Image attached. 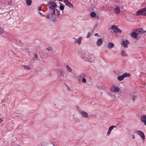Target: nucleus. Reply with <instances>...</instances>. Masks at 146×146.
Returning a JSON list of instances; mask_svg holds the SVG:
<instances>
[{
	"mask_svg": "<svg viewBox=\"0 0 146 146\" xmlns=\"http://www.w3.org/2000/svg\"><path fill=\"white\" fill-rule=\"evenodd\" d=\"M57 5L54 2L51 1L48 3L47 5L50 10H52V13L53 15H57L58 16L59 15V11L56 9Z\"/></svg>",
	"mask_w": 146,
	"mask_h": 146,
	"instance_id": "f257e3e1",
	"label": "nucleus"
},
{
	"mask_svg": "<svg viewBox=\"0 0 146 146\" xmlns=\"http://www.w3.org/2000/svg\"><path fill=\"white\" fill-rule=\"evenodd\" d=\"M136 15L146 16V7L138 10L136 13Z\"/></svg>",
	"mask_w": 146,
	"mask_h": 146,
	"instance_id": "f03ea898",
	"label": "nucleus"
},
{
	"mask_svg": "<svg viewBox=\"0 0 146 146\" xmlns=\"http://www.w3.org/2000/svg\"><path fill=\"white\" fill-rule=\"evenodd\" d=\"M111 29H113V31L114 33H121L122 31L118 28V27L115 25H112L111 26Z\"/></svg>",
	"mask_w": 146,
	"mask_h": 146,
	"instance_id": "7ed1b4c3",
	"label": "nucleus"
},
{
	"mask_svg": "<svg viewBox=\"0 0 146 146\" xmlns=\"http://www.w3.org/2000/svg\"><path fill=\"white\" fill-rule=\"evenodd\" d=\"M120 90L119 88L118 87H116L115 86H112L110 89V91L111 92H115L117 93L119 92Z\"/></svg>",
	"mask_w": 146,
	"mask_h": 146,
	"instance_id": "20e7f679",
	"label": "nucleus"
},
{
	"mask_svg": "<svg viewBox=\"0 0 146 146\" xmlns=\"http://www.w3.org/2000/svg\"><path fill=\"white\" fill-rule=\"evenodd\" d=\"M137 133L143 139H144L145 138V135L142 131L138 130L137 131Z\"/></svg>",
	"mask_w": 146,
	"mask_h": 146,
	"instance_id": "39448f33",
	"label": "nucleus"
},
{
	"mask_svg": "<svg viewBox=\"0 0 146 146\" xmlns=\"http://www.w3.org/2000/svg\"><path fill=\"white\" fill-rule=\"evenodd\" d=\"M81 115L83 117L85 118H87L88 117V113L86 112L82 111L80 112Z\"/></svg>",
	"mask_w": 146,
	"mask_h": 146,
	"instance_id": "423d86ee",
	"label": "nucleus"
},
{
	"mask_svg": "<svg viewBox=\"0 0 146 146\" xmlns=\"http://www.w3.org/2000/svg\"><path fill=\"white\" fill-rule=\"evenodd\" d=\"M74 39H75L74 42L78 44L79 45L81 43L82 39V37H80L77 39H76L75 38H74Z\"/></svg>",
	"mask_w": 146,
	"mask_h": 146,
	"instance_id": "0eeeda50",
	"label": "nucleus"
},
{
	"mask_svg": "<svg viewBox=\"0 0 146 146\" xmlns=\"http://www.w3.org/2000/svg\"><path fill=\"white\" fill-rule=\"evenodd\" d=\"M64 2L65 3L66 5L70 7H73V5L72 3L68 1V0H65L64 1Z\"/></svg>",
	"mask_w": 146,
	"mask_h": 146,
	"instance_id": "6e6552de",
	"label": "nucleus"
},
{
	"mask_svg": "<svg viewBox=\"0 0 146 146\" xmlns=\"http://www.w3.org/2000/svg\"><path fill=\"white\" fill-rule=\"evenodd\" d=\"M135 31L137 34H142L145 33L144 31L143 30V29L141 28H139L136 29Z\"/></svg>",
	"mask_w": 146,
	"mask_h": 146,
	"instance_id": "1a4fd4ad",
	"label": "nucleus"
},
{
	"mask_svg": "<svg viewBox=\"0 0 146 146\" xmlns=\"http://www.w3.org/2000/svg\"><path fill=\"white\" fill-rule=\"evenodd\" d=\"M103 43L102 39L99 38L98 39L96 42V44L98 46H101Z\"/></svg>",
	"mask_w": 146,
	"mask_h": 146,
	"instance_id": "9d476101",
	"label": "nucleus"
},
{
	"mask_svg": "<svg viewBox=\"0 0 146 146\" xmlns=\"http://www.w3.org/2000/svg\"><path fill=\"white\" fill-rule=\"evenodd\" d=\"M129 43V42L127 40L123 41L122 42L121 45L125 47H127V44Z\"/></svg>",
	"mask_w": 146,
	"mask_h": 146,
	"instance_id": "9b49d317",
	"label": "nucleus"
},
{
	"mask_svg": "<svg viewBox=\"0 0 146 146\" xmlns=\"http://www.w3.org/2000/svg\"><path fill=\"white\" fill-rule=\"evenodd\" d=\"M141 121L144 122V124L146 125V115H143L141 117Z\"/></svg>",
	"mask_w": 146,
	"mask_h": 146,
	"instance_id": "f8f14e48",
	"label": "nucleus"
},
{
	"mask_svg": "<svg viewBox=\"0 0 146 146\" xmlns=\"http://www.w3.org/2000/svg\"><path fill=\"white\" fill-rule=\"evenodd\" d=\"M115 13L116 14H118L120 11V9L118 7H116L115 9Z\"/></svg>",
	"mask_w": 146,
	"mask_h": 146,
	"instance_id": "ddd939ff",
	"label": "nucleus"
},
{
	"mask_svg": "<svg viewBox=\"0 0 146 146\" xmlns=\"http://www.w3.org/2000/svg\"><path fill=\"white\" fill-rule=\"evenodd\" d=\"M114 45L113 43L110 42L109 43L108 45V48H110L114 47Z\"/></svg>",
	"mask_w": 146,
	"mask_h": 146,
	"instance_id": "4468645a",
	"label": "nucleus"
},
{
	"mask_svg": "<svg viewBox=\"0 0 146 146\" xmlns=\"http://www.w3.org/2000/svg\"><path fill=\"white\" fill-rule=\"evenodd\" d=\"M23 66L24 67V69L26 70H31V68L30 66L28 65H23Z\"/></svg>",
	"mask_w": 146,
	"mask_h": 146,
	"instance_id": "2eb2a0df",
	"label": "nucleus"
},
{
	"mask_svg": "<svg viewBox=\"0 0 146 146\" xmlns=\"http://www.w3.org/2000/svg\"><path fill=\"white\" fill-rule=\"evenodd\" d=\"M130 74L129 73H126L124 74H123L122 75L124 78H125L129 77L130 76Z\"/></svg>",
	"mask_w": 146,
	"mask_h": 146,
	"instance_id": "dca6fc26",
	"label": "nucleus"
},
{
	"mask_svg": "<svg viewBox=\"0 0 146 146\" xmlns=\"http://www.w3.org/2000/svg\"><path fill=\"white\" fill-rule=\"evenodd\" d=\"M131 36L134 38H136L137 36V34L135 32L132 33L131 34Z\"/></svg>",
	"mask_w": 146,
	"mask_h": 146,
	"instance_id": "f3484780",
	"label": "nucleus"
},
{
	"mask_svg": "<svg viewBox=\"0 0 146 146\" xmlns=\"http://www.w3.org/2000/svg\"><path fill=\"white\" fill-rule=\"evenodd\" d=\"M26 1L27 5L30 6L32 4V1L31 0H26Z\"/></svg>",
	"mask_w": 146,
	"mask_h": 146,
	"instance_id": "a211bd4d",
	"label": "nucleus"
},
{
	"mask_svg": "<svg viewBox=\"0 0 146 146\" xmlns=\"http://www.w3.org/2000/svg\"><path fill=\"white\" fill-rule=\"evenodd\" d=\"M96 13L94 12H93L91 13L90 14V16L92 17H94L96 16Z\"/></svg>",
	"mask_w": 146,
	"mask_h": 146,
	"instance_id": "6ab92c4d",
	"label": "nucleus"
},
{
	"mask_svg": "<svg viewBox=\"0 0 146 146\" xmlns=\"http://www.w3.org/2000/svg\"><path fill=\"white\" fill-rule=\"evenodd\" d=\"M117 79L119 81H121L122 80H123L124 78L122 75L121 76H119L117 78Z\"/></svg>",
	"mask_w": 146,
	"mask_h": 146,
	"instance_id": "aec40b11",
	"label": "nucleus"
},
{
	"mask_svg": "<svg viewBox=\"0 0 146 146\" xmlns=\"http://www.w3.org/2000/svg\"><path fill=\"white\" fill-rule=\"evenodd\" d=\"M115 126L114 125L111 126L109 128V130L110 131H111L115 127Z\"/></svg>",
	"mask_w": 146,
	"mask_h": 146,
	"instance_id": "412c9836",
	"label": "nucleus"
},
{
	"mask_svg": "<svg viewBox=\"0 0 146 146\" xmlns=\"http://www.w3.org/2000/svg\"><path fill=\"white\" fill-rule=\"evenodd\" d=\"M64 8V6L63 5H61L60 6V9L61 10H63Z\"/></svg>",
	"mask_w": 146,
	"mask_h": 146,
	"instance_id": "4be33fe9",
	"label": "nucleus"
},
{
	"mask_svg": "<svg viewBox=\"0 0 146 146\" xmlns=\"http://www.w3.org/2000/svg\"><path fill=\"white\" fill-rule=\"evenodd\" d=\"M121 54L123 56H127L126 53L124 51H121Z\"/></svg>",
	"mask_w": 146,
	"mask_h": 146,
	"instance_id": "5701e85b",
	"label": "nucleus"
},
{
	"mask_svg": "<svg viewBox=\"0 0 146 146\" xmlns=\"http://www.w3.org/2000/svg\"><path fill=\"white\" fill-rule=\"evenodd\" d=\"M53 49V47L52 46H50L47 48V50L48 51H50L52 50Z\"/></svg>",
	"mask_w": 146,
	"mask_h": 146,
	"instance_id": "b1692460",
	"label": "nucleus"
},
{
	"mask_svg": "<svg viewBox=\"0 0 146 146\" xmlns=\"http://www.w3.org/2000/svg\"><path fill=\"white\" fill-rule=\"evenodd\" d=\"M68 70V71L70 72H71L72 71V70L71 68L68 65H67L66 66Z\"/></svg>",
	"mask_w": 146,
	"mask_h": 146,
	"instance_id": "393cba45",
	"label": "nucleus"
},
{
	"mask_svg": "<svg viewBox=\"0 0 146 146\" xmlns=\"http://www.w3.org/2000/svg\"><path fill=\"white\" fill-rule=\"evenodd\" d=\"M121 0H114V1L115 2L119 3H122V1H121Z\"/></svg>",
	"mask_w": 146,
	"mask_h": 146,
	"instance_id": "a878e982",
	"label": "nucleus"
},
{
	"mask_svg": "<svg viewBox=\"0 0 146 146\" xmlns=\"http://www.w3.org/2000/svg\"><path fill=\"white\" fill-rule=\"evenodd\" d=\"M3 33V30L2 28L0 27V34H2Z\"/></svg>",
	"mask_w": 146,
	"mask_h": 146,
	"instance_id": "bb28decb",
	"label": "nucleus"
},
{
	"mask_svg": "<svg viewBox=\"0 0 146 146\" xmlns=\"http://www.w3.org/2000/svg\"><path fill=\"white\" fill-rule=\"evenodd\" d=\"M137 96H134L133 98V100L134 102L136 100H137Z\"/></svg>",
	"mask_w": 146,
	"mask_h": 146,
	"instance_id": "cd10ccee",
	"label": "nucleus"
},
{
	"mask_svg": "<svg viewBox=\"0 0 146 146\" xmlns=\"http://www.w3.org/2000/svg\"><path fill=\"white\" fill-rule=\"evenodd\" d=\"M91 35L90 32H89L88 33L87 35L86 36L87 38H89L90 36Z\"/></svg>",
	"mask_w": 146,
	"mask_h": 146,
	"instance_id": "c85d7f7f",
	"label": "nucleus"
},
{
	"mask_svg": "<svg viewBox=\"0 0 146 146\" xmlns=\"http://www.w3.org/2000/svg\"><path fill=\"white\" fill-rule=\"evenodd\" d=\"M82 81L84 83H85L86 82V79L84 78H83Z\"/></svg>",
	"mask_w": 146,
	"mask_h": 146,
	"instance_id": "c756f323",
	"label": "nucleus"
},
{
	"mask_svg": "<svg viewBox=\"0 0 146 146\" xmlns=\"http://www.w3.org/2000/svg\"><path fill=\"white\" fill-rule=\"evenodd\" d=\"M3 119L0 117V123L3 122Z\"/></svg>",
	"mask_w": 146,
	"mask_h": 146,
	"instance_id": "7c9ffc66",
	"label": "nucleus"
},
{
	"mask_svg": "<svg viewBox=\"0 0 146 146\" xmlns=\"http://www.w3.org/2000/svg\"><path fill=\"white\" fill-rule=\"evenodd\" d=\"M12 2L11 1H9L8 3V5H10L11 4Z\"/></svg>",
	"mask_w": 146,
	"mask_h": 146,
	"instance_id": "2f4dec72",
	"label": "nucleus"
},
{
	"mask_svg": "<svg viewBox=\"0 0 146 146\" xmlns=\"http://www.w3.org/2000/svg\"><path fill=\"white\" fill-rule=\"evenodd\" d=\"M38 58L37 54H36L35 56V58L36 59H37Z\"/></svg>",
	"mask_w": 146,
	"mask_h": 146,
	"instance_id": "473e14b6",
	"label": "nucleus"
},
{
	"mask_svg": "<svg viewBox=\"0 0 146 146\" xmlns=\"http://www.w3.org/2000/svg\"><path fill=\"white\" fill-rule=\"evenodd\" d=\"M111 131H110L109 130V131L107 133V135L108 136H109V135L110 134V133H111Z\"/></svg>",
	"mask_w": 146,
	"mask_h": 146,
	"instance_id": "72a5a7b5",
	"label": "nucleus"
},
{
	"mask_svg": "<svg viewBox=\"0 0 146 146\" xmlns=\"http://www.w3.org/2000/svg\"><path fill=\"white\" fill-rule=\"evenodd\" d=\"M46 19H50V17L49 15H47L46 16Z\"/></svg>",
	"mask_w": 146,
	"mask_h": 146,
	"instance_id": "f704fd0d",
	"label": "nucleus"
},
{
	"mask_svg": "<svg viewBox=\"0 0 146 146\" xmlns=\"http://www.w3.org/2000/svg\"><path fill=\"white\" fill-rule=\"evenodd\" d=\"M38 10L39 11H40L41 10V6H39L38 7Z\"/></svg>",
	"mask_w": 146,
	"mask_h": 146,
	"instance_id": "c9c22d12",
	"label": "nucleus"
},
{
	"mask_svg": "<svg viewBox=\"0 0 146 146\" xmlns=\"http://www.w3.org/2000/svg\"><path fill=\"white\" fill-rule=\"evenodd\" d=\"M132 138L134 139L135 138V136L134 135H132Z\"/></svg>",
	"mask_w": 146,
	"mask_h": 146,
	"instance_id": "e433bc0d",
	"label": "nucleus"
},
{
	"mask_svg": "<svg viewBox=\"0 0 146 146\" xmlns=\"http://www.w3.org/2000/svg\"><path fill=\"white\" fill-rule=\"evenodd\" d=\"M98 35V34L97 33H96L95 34V36H97Z\"/></svg>",
	"mask_w": 146,
	"mask_h": 146,
	"instance_id": "4c0bfd02",
	"label": "nucleus"
},
{
	"mask_svg": "<svg viewBox=\"0 0 146 146\" xmlns=\"http://www.w3.org/2000/svg\"><path fill=\"white\" fill-rule=\"evenodd\" d=\"M39 13H40V14L41 15H42V16H44V15H42V13H41V12H39Z\"/></svg>",
	"mask_w": 146,
	"mask_h": 146,
	"instance_id": "58836bf2",
	"label": "nucleus"
},
{
	"mask_svg": "<svg viewBox=\"0 0 146 146\" xmlns=\"http://www.w3.org/2000/svg\"><path fill=\"white\" fill-rule=\"evenodd\" d=\"M99 16H98V17H97V16H96V18H97V19H99Z\"/></svg>",
	"mask_w": 146,
	"mask_h": 146,
	"instance_id": "ea45409f",
	"label": "nucleus"
},
{
	"mask_svg": "<svg viewBox=\"0 0 146 146\" xmlns=\"http://www.w3.org/2000/svg\"><path fill=\"white\" fill-rule=\"evenodd\" d=\"M123 6H122V9H123Z\"/></svg>",
	"mask_w": 146,
	"mask_h": 146,
	"instance_id": "a19ab883",
	"label": "nucleus"
},
{
	"mask_svg": "<svg viewBox=\"0 0 146 146\" xmlns=\"http://www.w3.org/2000/svg\"><path fill=\"white\" fill-rule=\"evenodd\" d=\"M17 146H21L20 145H18Z\"/></svg>",
	"mask_w": 146,
	"mask_h": 146,
	"instance_id": "79ce46f5",
	"label": "nucleus"
},
{
	"mask_svg": "<svg viewBox=\"0 0 146 146\" xmlns=\"http://www.w3.org/2000/svg\"><path fill=\"white\" fill-rule=\"evenodd\" d=\"M62 0H59V1H62Z\"/></svg>",
	"mask_w": 146,
	"mask_h": 146,
	"instance_id": "37998d69",
	"label": "nucleus"
},
{
	"mask_svg": "<svg viewBox=\"0 0 146 146\" xmlns=\"http://www.w3.org/2000/svg\"><path fill=\"white\" fill-rule=\"evenodd\" d=\"M100 36H98V37H100Z\"/></svg>",
	"mask_w": 146,
	"mask_h": 146,
	"instance_id": "c03bdc74",
	"label": "nucleus"
}]
</instances>
